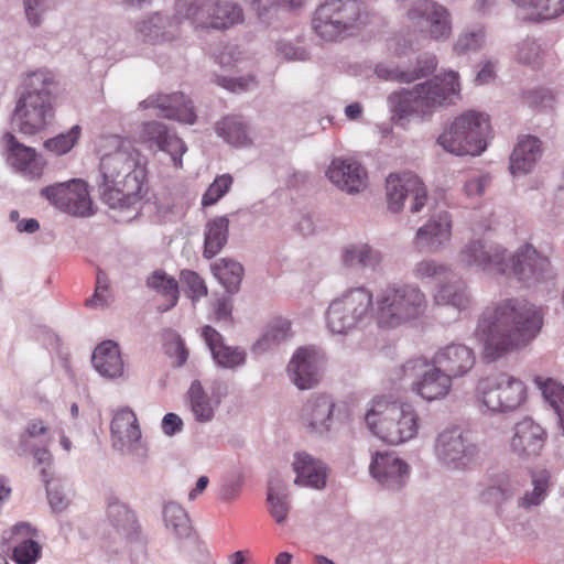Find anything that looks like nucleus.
<instances>
[{
    "instance_id": "nucleus-19",
    "label": "nucleus",
    "mask_w": 564,
    "mask_h": 564,
    "mask_svg": "<svg viewBox=\"0 0 564 564\" xmlns=\"http://www.w3.org/2000/svg\"><path fill=\"white\" fill-rule=\"evenodd\" d=\"M369 470L382 489L400 492L409 482L411 467L394 453L378 452L372 457Z\"/></svg>"
},
{
    "instance_id": "nucleus-37",
    "label": "nucleus",
    "mask_w": 564,
    "mask_h": 564,
    "mask_svg": "<svg viewBox=\"0 0 564 564\" xmlns=\"http://www.w3.org/2000/svg\"><path fill=\"white\" fill-rule=\"evenodd\" d=\"M452 278L438 283L434 301L438 305L451 306L458 312L465 311L471 304L470 291L464 280Z\"/></svg>"
},
{
    "instance_id": "nucleus-56",
    "label": "nucleus",
    "mask_w": 564,
    "mask_h": 564,
    "mask_svg": "<svg viewBox=\"0 0 564 564\" xmlns=\"http://www.w3.org/2000/svg\"><path fill=\"white\" fill-rule=\"evenodd\" d=\"M564 12V0H539L531 21L552 20Z\"/></svg>"
},
{
    "instance_id": "nucleus-59",
    "label": "nucleus",
    "mask_w": 564,
    "mask_h": 564,
    "mask_svg": "<svg viewBox=\"0 0 564 564\" xmlns=\"http://www.w3.org/2000/svg\"><path fill=\"white\" fill-rule=\"evenodd\" d=\"M46 492L50 507L53 512H62L64 511L70 502L69 495L65 491L64 487L61 485H52L47 480Z\"/></svg>"
},
{
    "instance_id": "nucleus-26",
    "label": "nucleus",
    "mask_w": 564,
    "mask_h": 564,
    "mask_svg": "<svg viewBox=\"0 0 564 564\" xmlns=\"http://www.w3.org/2000/svg\"><path fill=\"white\" fill-rule=\"evenodd\" d=\"M507 249L482 240L468 242L459 253L460 261L468 267L488 273L501 274Z\"/></svg>"
},
{
    "instance_id": "nucleus-57",
    "label": "nucleus",
    "mask_w": 564,
    "mask_h": 564,
    "mask_svg": "<svg viewBox=\"0 0 564 564\" xmlns=\"http://www.w3.org/2000/svg\"><path fill=\"white\" fill-rule=\"evenodd\" d=\"M109 282L107 274L99 270L96 278V289L94 295L86 300V306L105 308L109 305L108 301Z\"/></svg>"
},
{
    "instance_id": "nucleus-54",
    "label": "nucleus",
    "mask_w": 564,
    "mask_h": 564,
    "mask_svg": "<svg viewBox=\"0 0 564 564\" xmlns=\"http://www.w3.org/2000/svg\"><path fill=\"white\" fill-rule=\"evenodd\" d=\"M549 482L545 477L533 479V489L527 491L518 501L520 508L531 509L540 506L547 495Z\"/></svg>"
},
{
    "instance_id": "nucleus-7",
    "label": "nucleus",
    "mask_w": 564,
    "mask_h": 564,
    "mask_svg": "<svg viewBox=\"0 0 564 564\" xmlns=\"http://www.w3.org/2000/svg\"><path fill=\"white\" fill-rule=\"evenodd\" d=\"M368 23V13L359 0H326L314 13L313 29L327 42L358 34Z\"/></svg>"
},
{
    "instance_id": "nucleus-1",
    "label": "nucleus",
    "mask_w": 564,
    "mask_h": 564,
    "mask_svg": "<svg viewBox=\"0 0 564 564\" xmlns=\"http://www.w3.org/2000/svg\"><path fill=\"white\" fill-rule=\"evenodd\" d=\"M542 326L539 306L523 297H511L481 314L475 336L482 344L485 358L496 360L529 346Z\"/></svg>"
},
{
    "instance_id": "nucleus-27",
    "label": "nucleus",
    "mask_w": 564,
    "mask_h": 564,
    "mask_svg": "<svg viewBox=\"0 0 564 564\" xmlns=\"http://www.w3.org/2000/svg\"><path fill=\"white\" fill-rule=\"evenodd\" d=\"M546 437L545 430L539 423L531 417H524L513 427L510 449L521 459L533 458L540 455Z\"/></svg>"
},
{
    "instance_id": "nucleus-63",
    "label": "nucleus",
    "mask_w": 564,
    "mask_h": 564,
    "mask_svg": "<svg viewBox=\"0 0 564 564\" xmlns=\"http://www.w3.org/2000/svg\"><path fill=\"white\" fill-rule=\"evenodd\" d=\"M166 352L172 359H174L175 366L178 367L184 365L188 357V351L178 336L167 344Z\"/></svg>"
},
{
    "instance_id": "nucleus-30",
    "label": "nucleus",
    "mask_w": 564,
    "mask_h": 564,
    "mask_svg": "<svg viewBox=\"0 0 564 564\" xmlns=\"http://www.w3.org/2000/svg\"><path fill=\"white\" fill-rule=\"evenodd\" d=\"M322 358L315 349L299 348L288 366L291 381L301 390L311 389L321 378Z\"/></svg>"
},
{
    "instance_id": "nucleus-58",
    "label": "nucleus",
    "mask_w": 564,
    "mask_h": 564,
    "mask_svg": "<svg viewBox=\"0 0 564 564\" xmlns=\"http://www.w3.org/2000/svg\"><path fill=\"white\" fill-rule=\"evenodd\" d=\"M181 281L186 286V293L192 300H198L207 294L204 280L196 272L189 270L182 271Z\"/></svg>"
},
{
    "instance_id": "nucleus-10",
    "label": "nucleus",
    "mask_w": 564,
    "mask_h": 564,
    "mask_svg": "<svg viewBox=\"0 0 564 564\" xmlns=\"http://www.w3.org/2000/svg\"><path fill=\"white\" fill-rule=\"evenodd\" d=\"M437 464L447 471L467 470L478 455L477 445L459 426H448L441 431L433 446Z\"/></svg>"
},
{
    "instance_id": "nucleus-13",
    "label": "nucleus",
    "mask_w": 564,
    "mask_h": 564,
    "mask_svg": "<svg viewBox=\"0 0 564 564\" xmlns=\"http://www.w3.org/2000/svg\"><path fill=\"white\" fill-rule=\"evenodd\" d=\"M409 28L424 39L444 42L453 30L452 14L443 4L433 0H419L406 13Z\"/></svg>"
},
{
    "instance_id": "nucleus-52",
    "label": "nucleus",
    "mask_w": 564,
    "mask_h": 564,
    "mask_svg": "<svg viewBox=\"0 0 564 564\" xmlns=\"http://www.w3.org/2000/svg\"><path fill=\"white\" fill-rule=\"evenodd\" d=\"M545 54L542 45L533 40L527 39L518 45L517 59L519 63L530 66H540Z\"/></svg>"
},
{
    "instance_id": "nucleus-45",
    "label": "nucleus",
    "mask_w": 564,
    "mask_h": 564,
    "mask_svg": "<svg viewBox=\"0 0 564 564\" xmlns=\"http://www.w3.org/2000/svg\"><path fill=\"white\" fill-rule=\"evenodd\" d=\"M216 133L227 143L235 147H246L251 143L245 122L237 117H227L216 126Z\"/></svg>"
},
{
    "instance_id": "nucleus-32",
    "label": "nucleus",
    "mask_w": 564,
    "mask_h": 564,
    "mask_svg": "<svg viewBox=\"0 0 564 564\" xmlns=\"http://www.w3.org/2000/svg\"><path fill=\"white\" fill-rule=\"evenodd\" d=\"M384 260V253L377 247L365 242L356 241L341 248L340 261L348 270L376 272Z\"/></svg>"
},
{
    "instance_id": "nucleus-18",
    "label": "nucleus",
    "mask_w": 564,
    "mask_h": 564,
    "mask_svg": "<svg viewBox=\"0 0 564 564\" xmlns=\"http://www.w3.org/2000/svg\"><path fill=\"white\" fill-rule=\"evenodd\" d=\"M112 445L122 454L143 460L148 448L142 441L137 415L129 408H123L113 414L111 421Z\"/></svg>"
},
{
    "instance_id": "nucleus-16",
    "label": "nucleus",
    "mask_w": 564,
    "mask_h": 564,
    "mask_svg": "<svg viewBox=\"0 0 564 564\" xmlns=\"http://www.w3.org/2000/svg\"><path fill=\"white\" fill-rule=\"evenodd\" d=\"M388 209L399 213L404 202H410V212L420 213L427 203V191L419 176L413 173L390 174L386 182Z\"/></svg>"
},
{
    "instance_id": "nucleus-51",
    "label": "nucleus",
    "mask_w": 564,
    "mask_h": 564,
    "mask_svg": "<svg viewBox=\"0 0 564 564\" xmlns=\"http://www.w3.org/2000/svg\"><path fill=\"white\" fill-rule=\"evenodd\" d=\"M80 132L82 128L76 124L72 127L68 132L47 139L44 142V148L56 155L65 154L73 149L80 135Z\"/></svg>"
},
{
    "instance_id": "nucleus-21",
    "label": "nucleus",
    "mask_w": 564,
    "mask_h": 564,
    "mask_svg": "<svg viewBox=\"0 0 564 564\" xmlns=\"http://www.w3.org/2000/svg\"><path fill=\"white\" fill-rule=\"evenodd\" d=\"M227 393V384L220 380L213 381L209 388H204L199 380H194L187 391V404L194 420L198 423L213 421Z\"/></svg>"
},
{
    "instance_id": "nucleus-36",
    "label": "nucleus",
    "mask_w": 564,
    "mask_h": 564,
    "mask_svg": "<svg viewBox=\"0 0 564 564\" xmlns=\"http://www.w3.org/2000/svg\"><path fill=\"white\" fill-rule=\"evenodd\" d=\"M542 154L541 141L533 135L519 138L510 155L511 174H527L536 164Z\"/></svg>"
},
{
    "instance_id": "nucleus-3",
    "label": "nucleus",
    "mask_w": 564,
    "mask_h": 564,
    "mask_svg": "<svg viewBox=\"0 0 564 564\" xmlns=\"http://www.w3.org/2000/svg\"><path fill=\"white\" fill-rule=\"evenodd\" d=\"M57 89L51 70L28 73L11 116L12 129L26 137L43 132L55 118Z\"/></svg>"
},
{
    "instance_id": "nucleus-49",
    "label": "nucleus",
    "mask_w": 564,
    "mask_h": 564,
    "mask_svg": "<svg viewBox=\"0 0 564 564\" xmlns=\"http://www.w3.org/2000/svg\"><path fill=\"white\" fill-rule=\"evenodd\" d=\"M485 29L480 25L468 28L459 33L454 43V51L457 54H465L469 51L479 50L485 43Z\"/></svg>"
},
{
    "instance_id": "nucleus-53",
    "label": "nucleus",
    "mask_w": 564,
    "mask_h": 564,
    "mask_svg": "<svg viewBox=\"0 0 564 564\" xmlns=\"http://www.w3.org/2000/svg\"><path fill=\"white\" fill-rule=\"evenodd\" d=\"M517 487L518 484L514 480L508 475L502 474L497 476L494 484L485 490L484 495L488 500H494L495 502L505 501L513 496Z\"/></svg>"
},
{
    "instance_id": "nucleus-11",
    "label": "nucleus",
    "mask_w": 564,
    "mask_h": 564,
    "mask_svg": "<svg viewBox=\"0 0 564 564\" xmlns=\"http://www.w3.org/2000/svg\"><path fill=\"white\" fill-rule=\"evenodd\" d=\"M501 275L530 288L552 279L554 272L549 258L525 243L512 252L507 249Z\"/></svg>"
},
{
    "instance_id": "nucleus-31",
    "label": "nucleus",
    "mask_w": 564,
    "mask_h": 564,
    "mask_svg": "<svg viewBox=\"0 0 564 564\" xmlns=\"http://www.w3.org/2000/svg\"><path fill=\"white\" fill-rule=\"evenodd\" d=\"M452 237V217L448 212L433 214L429 220L417 228L414 242L417 247L438 252L445 248Z\"/></svg>"
},
{
    "instance_id": "nucleus-34",
    "label": "nucleus",
    "mask_w": 564,
    "mask_h": 564,
    "mask_svg": "<svg viewBox=\"0 0 564 564\" xmlns=\"http://www.w3.org/2000/svg\"><path fill=\"white\" fill-rule=\"evenodd\" d=\"M33 534L31 524L21 522L15 524L10 532H3L2 540L14 541L17 545L13 547V557L19 564H33L41 552V545L30 539Z\"/></svg>"
},
{
    "instance_id": "nucleus-35",
    "label": "nucleus",
    "mask_w": 564,
    "mask_h": 564,
    "mask_svg": "<svg viewBox=\"0 0 564 564\" xmlns=\"http://www.w3.org/2000/svg\"><path fill=\"white\" fill-rule=\"evenodd\" d=\"M203 337L218 366L231 369L245 364L246 351L239 347L226 346L223 336L212 326L203 328Z\"/></svg>"
},
{
    "instance_id": "nucleus-47",
    "label": "nucleus",
    "mask_w": 564,
    "mask_h": 564,
    "mask_svg": "<svg viewBox=\"0 0 564 564\" xmlns=\"http://www.w3.org/2000/svg\"><path fill=\"white\" fill-rule=\"evenodd\" d=\"M534 383L543 399L557 414L564 409V386L552 378L536 377Z\"/></svg>"
},
{
    "instance_id": "nucleus-38",
    "label": "nucleus",
    "mask_w": 564,
    "mask_h": 564,
    "mask_svg": "<svg viewBox=\"0 0 564 564\" xmlns=\"http://www.w3.org/2000/svg\"><path fill=\"white\" fill-rule=\"evenodd\" d=\"M296 473L295 484L322 489L326 485V467L321 462L306 453H297L293 462Z\"/></svg>"
},
{
    "instance_id": "nucleus-15",
    "label": "nucleus",
    "mask_w": 564,
    "mask_h": 564,
    "mask_svg": "<svg viewBox=\"0 0 564 564\" xmlns=\"http://www.w3.org/2000/svg\"><path fill=\"white\" fill-rule=\"evenodd\" d=\"M404 377L417 378L413 390L424 400L434 401L445 398L452 388V379L425 358H414L402 365Z\"/></svg>"
},
{
    "instance_id": "nucleus-33",
    "label": "nucleus",
    "mask_w": 564,
    "mask_h": 564,
    "mask_svg": "<svg viewBox=\"0 0 564 564\" xmlns=\"http://www.w3.org/2000/svg\"><path fill=\"white\" fill-rule=\"evenodd\" d=\"M95 370L106 379L122 377L124 364L119 345L113 340H104L95 348L91 357Z\"/></svg>"
},
{
    "instance_id": "nucleus-44",
    "label": "nucleus",
    "mask_w": 564,
    "mask_h": 564,
    "mask_svg": "<svg viewBox=\"0 0 564 564\" xmlns=\"http://www.w3.org/2000/svg\"><path fill=\"white\" fill-rule=\"evenodd\" d=\"M163 520L167 531L175 538L185 539L191 535V521L182 506L175 502H167L163 508Z\"/></svg>"
},
{
    "instance_id": "nucleus-43",
    "label": "nucleus",
    "mask_w": 564,
    "mask_h": 564,
    "mask_svg": "<svg viewBox=\"0 0 564 564\" xmlns=\"http://www.w3.org/2000/svg\"><path fill=\"white\" fill-rule=\"evenodd\" d=\"M147 286L166 299L167 304L160 305L159 311L166 312L176 305L180 294L177 282L163 270L153 271L147 279Z\"/></svg>"
},
{
    "instance_id": "nucleus-25",
    "label": "nucleus",
    "mask_w": 564,
    "mask_h": 564,
    "mask_svg": "<svg viewBox=\"0 0 564 564\" xmlns=\"http://www.w3.org/2000/svg\"><path fill=\"white\" fill-rule=\"evenodd\" d=\"M139 107L143 110L156 109L162 118L177 120L182 123L194 124L196 121L192 100L178 91L153 94L140 101Z\"/></svg>"
},
{
    "instance_id": "nucleus-8",
    "label": "nucleus",
    "mask_w": 564,
    "mask_h": 564,
    "mask_svg": "<svg viewBox=\"0 0 564 564\" xmlns=\"http://www.w3.org/2000/svg\"><path fill=\"white\" fill-rule=\"evenodd\" d=\"M373 314L372 292L364 285L349 288L329 303L326 327L333 335L347 336L366 326Z\"/></svg>"
},
{
    "instance_id": "nucleus-62",
    "label": "nucleus",
    "mask_w": 564,
    "mask_h": 564,
    "mask_svg": "<svg viewBox=\"0 0 564 564\" xmlns=\"http://www.w3.org/2000/svg\"><path fill=\"white\" fill-rule=\"evenodd\" d=\"M275 50L280 56L288 61H305L308 58V54L304 48L296 47L286 41H279Z\"/></svg>"
},
{
    "instance_id": "nucleus-42",
    "label": "nucleus",
    "mask_w": 564,
    "mask_h": 564,
    "mask_svg": "<svg viewBox=\"0 0 564 564\" xmlns=\"http://www.w3.org/2000/svg\"><path fill=\"white\" fill-rule=\"evenodd\" d=\"M212 271L228 293L235 294L239 291L245 272L241 263L221 258L212 264Z\"/></svg>"
},
{
    "instance_id": "nucleus-5",
    "label": "nucleus",
    "mask_w": 564,
    "mask_h": 564,
    "mask_svg": "<svg viewBox=\"0 0 564 564\" xmlns=\"http://www.w3.org/2000/svg\"><path fill=\"white\" fill-rule=\"evenodd\" d=\"M429 300L416 283H392L375 300V317L381 328L395 329L422 318Z\"/></svg>"
},
{
    "instance_id": "nucleus-9",
    "label": "nucleus",
    "mask_w": 564,
    "mask_h": 564,
    "mask_svg": "<svg viewBox=\"0 0 564 564\" xmlns=\"http://www.w3.org/2000/svg\"><path fill=\"white\" fill-rule=\"evenodd\" d=\"M489 130L488 116L469 110L454 119L438 137L437 143L456 155H479L487 147Z\"/></svg>"
},
{
    "instance_id": "nucleus-64",
    "label": "nucleus",
    "mask_w": 564,
    "mask_h": 564,
    "mask_svg": "<svg viewBox=\"0 0 564 564\" xmlns=\"http://www.w3.org/2000/svg\"><path fill=\"white\" fill-rule=\"evenodd\" d=\"M183 420L175 413H167L163 416L161 427L165 435L173 436L183 430Z\"/></svg>"
},
{
    "instance_id": "nucleus-50",
    "label": "nucleus",
    "mask_w": 564,
    "mask_h": 564,
    "mask_svg": "<svg viewBox=\"0 0 564 564\" xmlns=\"http://www.w3.org/2000/svg\"><path fill=\"white\" fill-rule=\"evenodd\" d=\"M23 12L31 28L43 24L45 14L55 6V0H22Z\"/></svg>"
},
{
    "instance_id": "nucleus-40",
    "label": "nucleus",
    "mask_w": 564,
    "mask_h": 564,
    "mask_svg": "<svg viewBox=\"0 0 564 564\" xmlns=\"http://www.w3.org/2000/svg\"><path fill=\"white\" fill-rule=\"evenodd\" d=\"M229 236V220L226 216H220L208 220L204 229V250L205 259H213L226 246Z\"/></svg>"
},
{
    "instance_id": "nucleus-60",
    "label": "nucleus",
    "mask_w": 564,
    "mask_h": 564,
    "mask_svg": "<svg viewBox=\"0 0 564 564\" xmlns=\"http://www.w3.org/2000/svg\"><path fill=\"white\" fill-rule=\"evenodd\" d=\"M437 66L436 56L433 54H423L417 58L416 66L410 70L406 69L408 77H411V83L431 75Z\"/></svg>"
},
{
    "instance_id": "nucleus-17",
    "label": "nucleus",
    "mask_w": 564,
    "mask_h": 564,
    "mask_svg": "<svg viewBox=\"0 0 564 564\" xmlns=\"http://www.w3.org/2000/svg\"><path fill=\"white\" fill-rule=\"evenodd\" d=\"M41 194L57 208L73 216L86 217L93 214L87 184L82 180L46 186L41 189Z\"/></svg>"
},
{
    "instance_id": "nucleus-55",
    "label": "nucleus",
    "mask_w": 564,
    "mask_h": 564,
    "mask_svg": "<svg viewBox=\"0 0 564 564\" xmlns=\"http://www.w3.org/2000/svg\"><path fill=\"white\" fill-rule=\"evenodd\" d=\"M231 184L232 177L229 174L217 176L205 192L202 204L210 206L217 203L229 191Z\"/></svg>"
},
{
    "instance_id": "nucleus-14",
    "label": "nucleus",
    "mask_w": 564,
    "mask_h": 564,
    "mask_svg": "<svg viewBox=\"0 0 564 564\" xmlns=\"http://www.w3.org/2000/svg\"><path fill=\"white\" fill-rule=\"evenodd\" d=\"M186 17L196 29L225 31L243 23L242 7L231 0H203L192 2Z\"/></svg>"
},
{
    "instance_id": "nucleus-2",
    "label": "nucleus",
    "mask_w": 564,
    "mask_h": 564,
    "mask_svg": "<svg viewBox=\"0 0 564 564\" xmlns=\"http://www.w3.org/2000/svg\"><path fill=\"white\" fill-rule=\"evenodd\" d=\"M109 145L113 151L102 155L99 164V194L111 209L127 213V219H132L137 216L141 202L145 178L144 163L130 140L113 135Z\"/></svg>"
},
{
    "instance_id": "nucleus-46",
    "label": "nucleus",
    "mask_w": 564,
    "mask_h": 564,
    "mask_svg": "<svg viewBox=\"0 0 564 564\" xmlns=\"http://www.w3.org/2000/svg\"><path fill=\"white\" fill-rule=\"evenodd\" d=\"M291 336V323L280 319L272 323L262 337L254 344V349L262 352L269 350Z\"/></svg>"
},
{
    "instance_id": "nucleus-24",
    "label": "nucleus",
    "mask_w": 564,
    "mask_h": 564,
    "mask_svg": "<svg viewBox=\"0 0 564 564\" xmlns=\"http://www.w3.org/2000/svg\"><path fill=\"white\" fill-rule=\"evenodd\" d=\"M335 401L326 394H313L302 405L300 421L311 435L324 436L334 423Z\"/></svg>"
},
{
    "instance_id": "nucleus-41",
    "label": "nucleus",
    "mask_w": 564,
    "mask_h": 564,
    "mask_svg": "<svg viewBox=\"0 0 564 564\" xmlns=\"http://www.w3.org/2000/svg\"><path fill=\"white\" fill-rule=\"evenodd\" d=\"M411 274L423 284L441 283L454 275L448 263L433 258H423L415 262L411 269Z\"/></svg>"
},
{
    "instance_id": "nucleus-39",
    "label": "nucleus",
    "mask_w": 564,
    "mask_h": 564,
    "mask_svg": "<svg viewBox=\"0 0 564 564\" xmlns=\"http://www.w3.org/2000/svg\"><path fill=\"white\" fill-rule=\"evenodd\" d=\"M290 495L285 481L280 475H271L268 482L267 502L269 513L278 524L286 521L290 511Z\"/></svg>"
},
{
    "instance_id": "nucleus-29",
    "label": "nucleus",
    "mask_w": 564,
    "mask_h": 564,
    "mask_svg": "<svg viewBox=\"0 0 564 564\" xmlns=\"http://www.w3.org/2000/svg\"><path fill=\"white\" fill-rule=\"evenodd\" d=\"M432 361L453 380L466 376L475 367L476 355L464 344H449L440 348Z\"/></svg>"
},
{
    "instance_id": "nucleus-61",
    "label": "nucleus",
    "mask_w": 564,
    "mask_h": 564,
    "mask_svg": "<svg viewBox=\"0 0 564 564\" xmlns=\"http://www.w3.org/2000/svg\"><path fill=\"white\" fill-rule=\"evenodd\" d=\"M375 72L379 78L384 80L411 83V77H408L406 70H402L393 65L380 63L376 66Z\"/></svg>"
},
{
    "instance_id": "nucleus-23",
    "label": "nucleus",
    "mask_w": 564,
    "mask_h": 564,
    "mask_svg": "<svg viewBox=\"0 0 564 564\" xmlns=\"http://www.w3.org/2000/svg\"><path fill=\"white\" fill-rule=\"evenodd\" d=\"M139 138L148 149L169 154L174 166H182V156L186 152V145L166 124L160 121L143 122Z\"/></svg>"
},
{
    "instance_id": "nucleus-22",
    "label": "nucleus",
    "mask_w": 564,
    "mask_h": 564,
    "mask_svg": "<svg viewBox=\"0 0 564 564\" xmlns=\"http://www.w3.org/2000/svg\"><path fill=\"white\" fill-rule=\"evenodd\" d=\"M6 162L15 172L29 180L39 178L44 162L35 149L21 143L12 132H6L0 141Z\"/></svg>"
},
{
    "instance_id": "nucleus-12",
    "label": "nucleus",
    "mask_w": 564,
    "mask_h": 564,
    "mask_svg": "<svg viewBox=\"0 0 564 564\" xmlns=\"http://www.w3.org/2000/svg\"><path fill=\"white\" fill-rule=\"evenodd\" d=\"M477 395L491 412H510L525 401L524 383L508 373H497L479 380Z\"/></svg>"
},
{
    "instance_id": "nucleus-4",
    "label": "nucleus",
    "mask_w": 564,
    "mask_h": 564,
    "mask_svg": "<svg viewBox=\"0 0 564 564\" xmlns=\"http://www.w3.org/2000/svg\"><path fill=\"white\" fill-rule=\"evenodd\" d=\"M459 91L458 74L453 70L411 88L393 91L388 97L392 120L405 128L411 117L430 119L435 111L453 104Z\"/></svg>"
},
{
    "instance_id": "nucleus-48",
    "label": "nucleus",
    "mask_w": 564,
    "mask_h": 564,
    "mask_svg": "<svg viewBox=\"0 0 564 564\" xmlns=\"http://www.w3.org/2000/svg\"><path fill=\"white\" fill-rule=\"evenodd\" d=\"M107 518L119 532L128 533L134 524V516L128 507L117 500L110 499L107 506Z\"/></svg>"
},
{
    "instance_id": "nucleus-20",
    "label": "nucleus",
    "mask_w": 564,
    "mask_h": 564,
    "mask_svg": "<svg viewBox=\"0 0 564 564\" xmlns=\"http://www.w3.org/2000/svg\"><path fill=\"white\" fill-rule=\"evenodd\" d=\"M135 33L148 44H171L181 36V20L167 12H151L135 23Z\"/></svg>"
},
{
    "instance_id": "nucleus-28",
    "label": "nucleus",
    "mask_w": 564,
    "mask_h": 564,
    "mask_svg": "<svg viewBox=\"0 0 564 564\" xmlns=\"http://www.w3.org/2000/svg\"><path fill=\"white\" fill-rule=\"evenodd\" d=\"M326 176L332 184L348 194L359 193L367 186L366 170L352 159H333L326 170Z\"/></svg>"
},
{
    "instance_id": "nucleus-6",
    "label": "nucleus",
    "mask_w": 564,
    "mask_h": 564,
    "mask_svg": "<svg viewBox=\"0 0 564 564\" xmlns=\"http://www.w3.org/2000/svg\"><path fill=\"white\" fill-rule=\"evenodd\" d=\"M365 421L373 435L390 445L413 438L419 431V414L406 403L390 397H377L366 412Z\"/></svg>"
}]
</instances>
